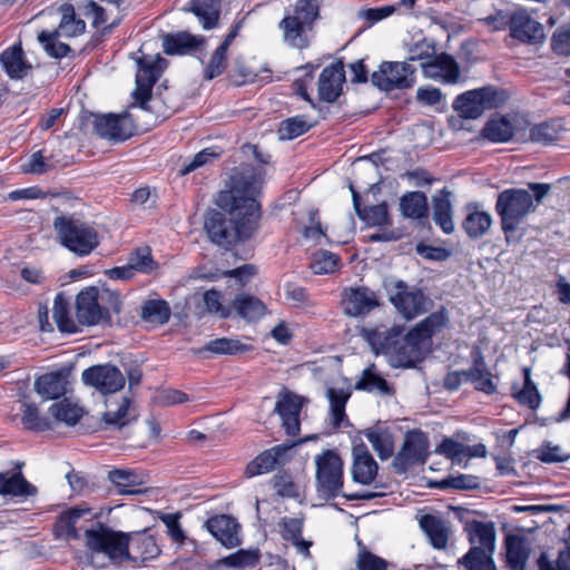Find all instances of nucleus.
Segmentation results:
<instances>
[{"label":"nucleus","mask_w":570,"mask_h":570,"mask_svg":"<svg viewBox=\"0 0 570 570\" xmlns=\"http://www.w3.org/2000/svg\"><path fill=\"white\" fill-rule=\"evenodd\" d=\"M263 180V169L255 167L243 168L230 177L229 188L220 191L216 200L229 219L218 210H210L205 218V229L214 244L229 247L257 232L261 210L256 196Z\"/></svg>","instance_id":"f257e3e1"},{"label":"nucleus","mask_w":570,"mask_h":570,"mask_svg":"<svg viewBox=\"0 0 570 570\" xmlns=\"http://www.w3.org/2000/svg\"><path fill=\"white\" fill-rule=\"evenodd\" d=\"M529 189L509 188L498 195L495 212L501 220V229L507 242L519 225L535 210L537 206L549 194L551 186L543 183H529Z\"/></svg>","instance_id":"f03ea898"},{"label":"nucleus","mask_w":570,"mask_h":570,"mask_svg":"<svg viewBox=\"0 0 570 570\" xmlns=\"http://www.w3.org/2000/svg\"><path fill=\"white\" fill-rule=\"evenodd\" d=\"M121 309L119 295L109 289L89 286L76 297V317L81 325L92 326L110 321V311L118 314Z\"/></svg>","instance_id":"7ed1b4c3"},{"label":"nucleus","mask_w":570,"mask_h":570,"mask_svg":"<svg viewBox=\"0 0 570 570\" xmlns=\"http://www.w3.org/2000/svg\"><path fill=\"white\" fill-rule=\"evenodd\" d=\"M320 16L316 0H298L292 13L285 16L278 27L283 40L296 49H305L309 45V33Z\"/></svg>","instance_id":"20e7f679"},{"label":"nucleus","mask_w":570,"mask_h":570,"mask_svg":"<svg viewBox=\"0 0 570 570\" xmlns=\"http://www.w3.org/2000/svg\"><path fill=\"white\" fill-rule=\"evenodd\" d=\"M85 541L91 554H104L110 562L120 564L130 560V534L115 531L102 523L85 531Z\"/></svg>","instance_id":"39448f33"},{"label":"nucleus","mask_w":570,"mask_h":570,"mask_svg":"<svg viewBox=\"0 0 570 570\" xmlns=\"http://www.w3.org/2000/svg\"><path fill=\"white\" fill-rule=\"evenodd\" d=\"M53 227L60 243L79 256L89 255L99 245L97 230L73 216L56 217Z\"/></svg>","instance_id":"423d86ee"},{"label":"nucleus","mask_w":570,"mask_h":570,"mask_svg":"<svg viewBox=\"0 0 570 570\" xmlns=\"http://www.w3.org/2000/svg\"><path fill=\"white\" fill-rule=\"evenodd\" d=\"M383 286L395 309L407 321L426 313L432 307L431 298L415 286H410L402 279L385 278Z\"/></svg>","instance_id":"0eeeda50"},{"label":"nucleus","mask_w":570,"mask_h":570,"mask_svg":"<svg viewBox=\"0 0 570 570\" xmlns=\"http://www.w3.org/2000/svg\"><path fill=\"white\" fill-rule=\"evenodd\" d=\"M509 98L508 92L494 86H484L459 95L453 101V110L464 119H476L485 110L503 106Z\"/></svg>","instance_id":"6e6552de"},{"label":"nucleus","mask_w":570,"mask_h":570,"mask_svg":"<svg viewBox=\"0 0 570 570\" xmlns=\"http://www.w3.org/2000/svg\"><path fill=\"white\" fill-rule=\"evenodd\" d=\"M316 490L324 499H334L342 494L344 483V462L336 450H325L315 456Z\"/></svg>","instance_id":"1a4fd4ad"},{"label":"nucleus","mask_w":570,"mask_h":570,"mask_svg":"<svg viewBox=\"0 0 570 570\" xmlns=\"http://www.w3.org/2000/svg\"><path fill=\"white\" fill-rule=\"evenodd\" d=\"M371 81L385 91L409 89L415 83V68L407 62L384 61L372 73Z\"/></svg>","instance_id":"9d476101"},{"label":"nucleus","mask_w":570,"mask_h":570,"mask_svg":"<svg viewBox=\"0 0 570 570\" xmlns=\"http://www.w3.org/2000/svg\"><path fill=\"white\" fill-rule=\"evenodd\" d=\"M138 65V72L136 76V89L134 98L138 106L147 109V102L151 98V90L155 82L160 77L166 60L159 55L156 58L149 56H141L136 59Z\"/></svg>","instance_id":"9b49d317"},{"label":"nucleus","mask_w":570,"mask_h":570,"mask_svg":"<svg viewBox=\"0 0 570 570\" xmlns=\"http://www.w3.org/2000/svg\"><path fill=\"white\" fill-rule=\"evenodd\" d=\"M428 436L420 430H411L405 434L400 451L393 459V466L399 473H405L411 466L423 464L429 455Z\"/></svg>","instance_id":"f8f14e48"},{"label":"nucleus","mask_w":570,"mask_h":570,"mask_svg":"<svg viewBox=\"0 0 570 570\" xmlns=\"http://www.w3.org/2000/svg\"><path fill=\"white\" fill-rule=\"evenodd\" d=\"M341 306L345 315L360 317L380 306L377 294L366 286L346 287L341 294Z\"/></svg>","instance_id":"ddd939ff"},{"label":"nucleus","mask_w":570,"mask_h":570,"mask_svg":"<svg viewBox=\"0 0 570 570\" xmlns=\"http://www.w3.org/2000/svg\"><path fill=\"white\" fill-rule=\"evenodd\" d=\"M81 379L86 385L95 387L102 394L116 393L125 385L124 374L111 364L88 367L82 372Z\"/></svg>","instance_id":"4468645a"},{"label":"nucleus","mask_w":570,"mask_h":570,"mask_svg":"<svg viewBox=\"0 0 570 570\" xmlns=\"http://www.w3.org/2000/svg\"><path fill=\"white\" fill-rule=\"evenodd\" d=\"M305 402L304 397L289 391H283L278 394L274 411L281 416L282 424L288 435L295 436L299 433V414Z\"/></svg>","instance_id":"2eb2a0df"},{"label":"nucleus","mask_w":570,"mask_h":570,"mask_svg":"<svg viewBox=\"0 0 570 570\" xmlns=\"http://www.w3.org/2000/svg\"><path fill=\"white\" fill-rule=\"evenodd\" d=\"M510 36L525 45L540 43L546 37L543 26L524 9L512 12Z\"/></svg>","instance_id":"dca6fc26"},{"label":"nucleus","mask_w":570,"mask_h":570,"mask_svg":"<svg viewBox=\"0 0 570 570\" xmlns=\"http://www.w3.org/2000/svg\"><path fill=\"white\" fill-rule=\"evenodd\" d=\"M402 332L403 330L400 326L386 327L380 325L373 328H363L361 336L368 343L375 354H384L391 361Z\"/></svg>","instance_id":"f3484780"},{"label":"nucleus","mask_w":570,"mask_h":570,"mask_svg":"<svg viewBox=\"0 0 570 570\" xmlns=\"http://www.w3.org/2000/svg\"><path fill=\"white\" fill-rule=\"evenodd\" d=\"M293 446L294 443L279 444L262 452L246 465L245 475L247 478H253L264 473H269L277 466L284 465L288 461L287 452Z\"/></svg>","instance_id":"a211bd4d"},{"label":"nucleus","mask_w":570,"mask_h":570,"mask_svg":"<svg viewBox=\"0 0 570 570\" xmlns=\"http://www.w3.org/2000/svg\"><path fill=\"white\" fill-rule=\"evenodd\" d=\"M424 73L443 83L455 85L463 81L461 68L458 61L449 53L434 56L428 62H423Z\"/></svg>","instance_id":"6ab92c4d"},{"label":"nucleus","mask_w":570,"mask_h":570,"mask_svg":"<svg viewBox=\"0 0 570 570\" xmlns=\"http://www.w3.org/2000/svg\"><path fill=\"white\" fill-rule=\"evenodd\" d=\"M94 130L99 137L112 141H124L131 136L129 120L119 115L96 116Z\"/></svg>","instance_id":"aec40b11"},{"label":"nucleus","mask_w":570,"mask_h":570,"mask_svg":"<svg viewBox=\"0 0 570 570\" xmlns=\"http://www.w3.org/2000/svg\"><path fill=\"white\" fill-rule=\"evenodd\" d=\"M353 465L352 476L356 483L368 485L371 484L379 471V465L374 460L373 455L368 451L364 443H360L353 446Z\"/></svg>","instance_id":"412c9836"},{"label":"nucleus","mask_w":570,"mask_h":570,"mask_svg":"<svg viewBox=\"0 0 570 570\" xmlns=\"http://www.w3.org/2000/svg\"><path fill=\"white\" fill-rule=\"evenodd\" d=\"M424 341L419 335H413V330L407 334L400 336L395 352L392 356L391 364L393 366L412 367L422 357V348Z\"/></svg>","instance_id":"4be33fe9"},{"label":"nucleus","mask_w":570,"mask_h":570,"mask_svg":"<svg viewBox=\"0 0 570 570\" xmlns=\"http://www.w3.org/2000/svg\"><path fill=\"white\" fill-rule=\"evenodd\" d=\"M344 81L345 72L342 62L338 61L325 67L318 79V95L321 100L326 102L336 101L341 95Z\"/></svg>","instance_id":"5701e85b"},{"label":"nucleus","mask_w":570,"mask_h":570,"mask_svg":"<svg viewBox=\"0 0 570 570\" xmlns=\"http://www.w3.org/2000/svg\"><path fill=\"white\" fill-rule=\"evenodd\" d=\"M108 480L121 495L140 494L146 492L141 487L148 482V475L139 470L115 469L108 472Z\"/></svg>","instance_id":"b1692460"},{"label":"nucleus","mask_w":570,"mask_h":570,"mask_svg":"<svg viewBox=\"0 0 570 570\" xmlns=\"http://www.w3.org/2000/svg\"><path fill=\"white\" fill-rule=\"evenodd\" d=\"M465 532L471 544L470 549H478L487 554H494L495 529L492 522L473 520L465 524Z\"/></svg>","instance_id":"393cba45"},{"label":"nucleus","mask_w":570,"mask_h":570,"mask_svg":"<svg viewBox=\"0 0 570 570\" xmlns=\"http://www.w3.org/2000/svg\"><path fill=\"white\" fill-rule=\"evenodd\" d=\"M206 529L225 547L234 548L240 544L239 524L226 514L215 515L206 521Z\"/></svg>","instance_id":"a878e982"},{"label":"nucleus","mask_w":570,"mask_h":570,"mask_svg":"<svg viewBox=\"0 0 570 570\" xmlns=\"http://www.w3.org/2000/svg\"><path fill=\"white\" fill-rule=\"evenodd\" d=\"M419 524L434 549L444 550L448 547L451 534L448 520L433 514H424L420 518Z\"/></svg>","instance_id":"bb28decb"},{"label":"nucleus","mask_w":570,"mask_h":570,"mask_svg":"<svg viewBox=\"0 0 570 570\" xmlns=\"http://www.w3.org/2000/svg\"><path fill=\"white\" fill-rule=\"evenodd\" d=\"M451 197L452 191L448 188H443L432 198L433 220L445 234H452L454 232Z\"/></svg>","instance_id":"cd10ccee"},{"label":"nucleus","mask_w":570,"mask_h":570,"mask_svg":"<svg viewBox=\"0 0 570 570\" xmlns=\"http://www.w3.org/2000/svg\"><path fill=\"white\" fill-rule=\"evenodd\" d=\"M466 216L462 228L471 239H479L487 235L492 226V217L488 212L479 209L478 205L469 204L465 207Z\"/></svg>","instance_id":"c85d7f7f"},{"label":"nucleus","mask_w":570,"mask_h":570,"mask_svg":"<svg viewBox=\"0 0 570 570\" xmlns=\"http://www.w3.org/2000/svg\"><path fill=\"white\" fill-rule=\"evenodd\" d=\"M0 63L11 79H22L32 68L24 57L21 43L6 49L0 55Z\"/></svg>","instance_id":"c756f323"},{"label":"nucleus","mask_w":570,"mask_h":570,"mask_svg":"<svg viewBox=\"0 0 570 570\" xmlns=\"http://www.w3.org/2000/svg\"><path fill=\"white\" fill-rule=\"evenodd\" d=\"M67 375L63 372L46 373L35 381V391L45 400H56L67 393Z\"/></svg>","instance_id":"7c9ffc66"},{"label":"nucleus","mask_w":570,"mask_h":570,"mask_svg":"<svg viewBox=\"0 0 570 570\" xmlns=\"http://www.w3.org/2000/svg\"><path fill=\"white\" fill-rule=\"evenodd\" d=\"M530 557V547L527 540L518 534L505 538V559L511 570H524Z\"/></svg>","instance_id":"2f4dec72"},{"label":"nucleus","mask_w":570,"mask_h":570,"mask_svg":"<svg viewBox=\"0 0 570 570\" xmlns=\"http://www.w3.org/2000/svg\"><path fill=\"white\" fill-rule=\"evenodd\" d=\"M350 189L353 196L354 209L362 220L370 226H384L391 224L386 203L374 205L368 208H362L360 194L354 189L352 184L350 185Z\"/></svg>","instance_id":"473e14b6"},{"label":"nucleus","mask_w":570,"mask_h":570,"mask_svg":"<svg viewBox=\"0 0 570 570\" xmlns=\"http://www.w3.org/2000/svg\"><path fill=\"white\" fill-rule=\"evenodd\" d=\"M0 494L28 498L37 494V488L28 482L21 472L0 473Z\"/></svg>","instance_id":"72a5a7b5"},{"label":"nucleus","mask_w":570,"mask_h":570,"mask_svg":"<svg viewBox=\"0 0 570 570\" xmlns=\"http://www.w3.org/2000/svg\"><path fill=\"white\" fill-rule=\"evenodd\" d=\"M279 524L282 528V538L286 541H291L298 552L308 557L312 542L302 538L303 520L298 518H283Z\"/></svg>","instance_id":"f704fd0d"},{"label":"nucleus","mask_w":570,"mask_h":570,"mask_svg":"<svg viewBox=\"0 0 570 570\" xmlns=\"http://www.w3.org/2000/svg\"><path fill=\"white\" fill-rule=\"evenodd\" d=\"M449 317L446 309L431 313L426 318L417 323L412 330L413 335H419L424 343L429 342L433 335L440 333L448 324Z\"/></svg>","instance_id":"c9c22d12"},{"label":"nucleus","mask_w":570,"mask_h":570,"mask_svg":"<svg viewBox=\"0 0 570 570\" xmlns=\"http://www.w3.org/2000/svg\"><path fill=\"white\" fill-rule=\"evenodd\" d=\"M222 0H193L190 11L202 22L204 29L215 28L220 16Z\"/></svg>","instance_id":"e433bc0d"},{"label":"nucleus","mask_w":570,"mask_h":570,"mask_svg":"<svg viewBox=\"0 0 570 570\" xmlns=\"http://www.w3.org/2000/svg\"><path fill=\"white\" fill-rule=\"evenodd\" d=\"M481 134L490 141L505 142L513 137L514 126L507 117H492L487 121Z\"/></svg>","instance_id":"4c0bfd02"},{"label":"nucleus","mask_w":570,"mask_h":570,"mask_svg":"<svg viewBox=\"0 0 570 570\" xmlns=\"http://www.w3.org/2000/svg\"><path fill=\"white\" fill-rule=\"evenodd\" d=\"M468 379L474 384L478 391L492 394L497 390L492 374L487 370L484 358L481 354L474 357L472 367L468 370Z\"/></svg>","instance_id":"58836bf2"},{"label":"nucleus","mask_w":570,"mask_h":570,"mask_svg":"<svg viewBox=\"0 0 570 570\" xmlns=\"http://www.w3.org/2000/svg\"><path fill=\"white\" fill-rule=\"evenodd\" d=\"M351 396L350 391L344 389L328 387L326 397L330 402V415L334 429H340L346 421L345 405Z\"/></svg>","instance_id":"ea45409f"},{"label":"nucleus","mask_w":570,"mask_h":570,"mask_svg":"<svg viewBox=\"0 0 570 570\" xmlns=\"http://www.w3.org/2000/svg\"><path fill=\"white\" fill-rule=\"evenodd\" d=\"M428 197L422 191H409L400 199V210L404 217L420 219L428 215Z\"/></svg>","instance_id":"a19ab883"},{"label":"nucleus","mask_w":570,"mask_h":570,"mask_svg":"<svg viewBox=\"0 0 570 570\" xmlns=\"http://www.w3.org/2000/svg\"><path fill=\"white\" fill-rule=\"evenodd\" d=\"M89 508H71L62 512L56 523L57 534L65 537L68 540H75L79 538V532L76 528L78 520L86 513H90Z\"/></svg>","instance_id":"79ce46f5"},{"label":"nucleus","mask_w":570,"mask_h":570,"mask_svg":"<svg viewBox=\"0 0 570 570\" xmlns=\"http://www.w3.org/2000/svg\"><path fill=\"white\" fill-rule=\"evenodd\" d=\"M89 508H71L62 512L56 523L57 534L65 537L68 540H75L79 538V532L76 528L78 520L86 513H90Z\"/></svg>","instance_id":"37998d69"},{"label":"nucleus","mask_w":570,"mask_h":570,"mask_svg":"<svg viewBox=\"0 0 570 570\" xmlns=\"http://www.w3.org/2000/svg\"><path fill=\"white\" fill-rule=\"evenodd\" d=\"M89 508H71L62 512L56 523L57 534L65 537L68 540H75L79 538V532L76 528L78 520L86 513H90Z\"/></svg>","instance_id":"c03bdc74"},{"label":"nucleus","mask_w":570,"mask_h":570,"mask_svg":"<svg viewBox=\"0 0 570 570\" xmlns=\"http://www.w3.org/2000/svg\"><path fill=\"white\" fill-rule=\"evenodd\" d=\"M21 423L26 430L43 432L52 429L51 421L40 415L39 407L28 401H23L20 407Z\"/></svg>","instance_id":"a18cd8bd"},{"label":"nucleus","mask_w":570,"mask_h":570,"mask_svg":"<svg viewBox=\"0 0 570 570\" xmlns=\"http://www.w3.org/2000/svg\"><path fill=\"white\" fill-rule=\"evenodd\" d=\"M203 39H197L188 32H178L175 35H166L164 37V52L167 55H183L195 49Z\"/></svg>","instance_id":"49530a36"},{"label":"nucleus","mask_w":570,"mask_h":570,"mask_svg":"<svg viewBox=\"0 0 570 570\" xmlns=\"http://www.w3.org/2000/svg\"><path fill=\"white\" fill-rule=\"evenodd\" d=\"M60 11L62 17L56 33H60L66 38L77 37L83 33L86 23L83 20L76 17L75 8L72 4H62L60 7Z\"/></svg>","instance_id":"de8ad7c7"},{"label":"nucleus","mask_w":570,"mask_h":570,"mask_svg":"<svg viewBox=\"0 0 570 570\" xmlns=\"http://www.w3.org/2000/svg\"><path fill=\"white\" fill-rule=\"evenodd\" d=\"M170 315V306L164 299H148L141 306V320L151 324L163 325L169 321Z\"/></svg>","instance_id":"09e8293b"},{"label":"nucleus","mask_w":570,"mask_h":570,"mask_svg":"<svg viewBox=\"0 0 570 570\" xmlns=\"http://www.w3.org/2000/svg\"><path fill=\"white\" fill-rule=\"evenodd\" d=\"M52 316L61 332L76 333L78 331L77 324L69 316V301L62 293L57 294L55 297Z\"/></svg>","instance_id":"8fccbe9b"},{"label":"nucleus","mask_w":570,"mask_h":570,"mask_svg":"<svg viewBox=\"0 0 570 570\" xmlns=\"http://www.w3.org/2000/svg\"><path fill=\"white\" fill-rule=\"evenodd\" d=\"M233 305L237 311L238 315L248 321H254L262 317L265 314V305L264 303L252 295H238Z\"/></svg>","instance_id":"3c124183"},{"label":"nucleus","mask_w":570,"mask_h":570,"mask_svg":"<svg viewBox=\"0 0 570 570\" xmlns=\"http://www.w3.org/2000/svg\"><path fill=\"white\" fill-rule=\"evenodd\" d=\"M562 129V125L558 120L537 124L530 128V140L542 145H550L558 140Z\"/></svg>","instance_id":"603ef678"},{"label":"nucleus","mask_w":570,"mask_h":570,"mask_svg":"<svg viewBox=\"0 0 570 570\" xmlns=\"http://www.w3.org/2000/svg\"><path fill=\"white\" fill-rule=\"evenodd\" d=\"M355 389L367 392H379L382 395L391 393L389 383L375 372L374 364L363 371L361 379L355 383Z\"/></svg>","instance_id":"864d4df0"},{"label":"nucleus","mask_w":570,"mask_h":570,"mask_svg":"<svg viewBox=\"0 0 570 570\" xmlns=\"http://www.w3.org/2000/svg\"><path fill=\"white\" fill-rule=\"evenodd\" d=\"M49 412L56 422H62L67 425L77 424L83 414V411L80 406L71 403L67 399L52 404L49 409Z\"/></svg>","instance_id":"5fc2aeb1"},{"label":"nucleus","mask_w":570,"mask_h":570,"mask_svg":"<svg viewBox=\"0 0 570 570\" xmlns=\"http://www.w3.org/2000/svg\"><path fill=\"white\" fill-rule=\"evenodd\" d=\"M249 347L238 340L222 337L208 342L197 352H210L217 355H236L248 351Z\"/></svg>","instance_id":"6e6d98bb"},{"label":"nucleus","mask_w":570,"mask_h":570,"mask_svg":"<svg viewBox=\"0 0 570 570\" xmlns=\"http://www.w3.org/2000/svg\"><path fill=\"white\" fill-rule=\"evenodd\" d=\"M458 564L466 570H498L493 559V554H487L478 549H469V551L458 560Z\"/></svg>","instance_id":"4d7b16f0"},{"label":"nucleus","mask_w":570,"mask_h":570,"mask_svg":"<svg viewBox=\"0 0 570 570\" xmlns=\"http://www.w3.org/2000/svg\"><path fill=\"white\" fill-rule=\"evenodd\" d=\"M131 400L128 397H124L117 410H108L102 420L107 425L116 426L117 429H122L128 425L130 422L135 421L137 415L130 409Z\"/></svg>","instance_id":"13d9d810"},{"label":"nucleus","mask_w":570,"mask_h":570,"mask_svg":"<svg viewBox=\"0 0 570 570\" xmlns=\"http://www.w3.org/2000/svg\"><path fill=\"white\" fill-rule=\"evenodd\" d=\"M524 384L522 390L513 393V396L521 405L535 410L540 406L541 395L531 380V372L529 367L523 368Z\"/></svg>","instance_id":"bf43d9fd"},{"label":"nucleus","mask_w":570,"mask_h":570,"mask_svg":"<svg viewBox=\"0 0 570 570\" xmlns=\"http://www.w3.org/2000/svg\"><path fill=\"white\" fill-rule=\"evenodd\" d=\"M358 548L355 562L358 570H390L392 567V563L371 552L361 542H358Z\"/></svg>","instance_id":"052dcab7"},{"label":"nucleus","mask_w":570,"mask_h":570,"mask_svg":"<svg viewBox=\"0 0 570 570\" xmlns=\"http://www.w3.org/2000/svg\"><path fill=\"white\" fill-rule=\"evenodd\" d=\"M313 127L303 116H295L283 120L278 128L281 139H294Z\"/></svg>","instance_id":"680f3d73"},{"label":"nucleus","mask_w":570,"mask_h":570,"mask_svg":"<svg viewBox=\"0 0 570 570\" xmlns=\"http://www.w3.org/2000/svg\"><path fill=\"white\" fill-rule=\"evenodd\" d=\"M259 556L256 551L252 550H238L219 560V563L234 569H247L253 568L258 562Z\"/></svg>","instance_id":"e2e57ef3"},{"label":"nucleus","mask_w":570,"mask_h":570,"mask_svg":"<svg viewBox=\"0 0 570 570\" xmlns=\"http://www.w3.org/2000/svg\"><path fill=\"white\" fill-rule=\"evenodd\" d=\"M134 550L137 552V556L131 557V559H139L142 562L153 560L160 553L155 538L146 534H139L134 539Z\"/></svg>","instance_id":"0e129e2a"},{"label":"nucleus","mask_w":570,"mask_h":570,"mask_svg":"<svg viewBox=\"0 0 570 570\" xmlns=\"http://www.w3.org/2000/svg\"><path fill=\"white\" fill-rule=\"evenodd\" d=\"M62 37L60 33L41 31L38 36L39 42L43 46L46 52L53 58H63L69 51L70 47L66 43L59 42L57 39Z\"/></svg>","instance_id":"69168bd1"},{"label":"nucleus","mask_w":570,"mask_h":570,"mask_svg":"<svg viewBox=\"0 0 570 570\" xmlns=\"http://www.w3.org/2000/svg\"><path fill=\"white\" fill-rule=\"evenodd\" d=\"M367 441L377 452L381 460H386L393 454V438L387 432L370 431L366 433Z\"/></svg>","instance_id":"338daca9"},{"label":"nucleus","mask_w":570,"mask_h":570,"mask_svg":"<svg viewBox=\"0 0 570 570\" xmlns=\"http://www.w3.org/2000/svg\"><path fill=\"white\" fill-rule=\"evenodd\" d=\"M537 563L539 570H570V538L566 541V549L559 551L554 562L546 552H542Z\"/></svg>","instance_id":"774afa93"}]
</instances>
